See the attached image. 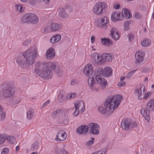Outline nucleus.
I'll return each mask as SVG.
<instances>
[{
    "label": "nucleus",
    "mask_w": 154,
    "mask_h": 154,
    "mask_svg": "<svg viewBox=\"0 0 154 154\" xmlns=\"http://www.w3.org/2000/svg\"><path fill=\"white\" fill-rule=\"evenodd\" d=\"M122 98V97L120 95H116L112 97H109L103 106L98 107V111L103 114L107 112L109 114H112L114 110L118 107Z\"/></svg>",
    "instance_id": "f257e3e1"
},
{
    "label": "nucleus",
    "mask_w": 154,
    "mask_h": 154,
    "mask_svg": "<svg viewBox=\"0 0 154 154\" xmlns=\"http://www.w3.org/2000/svg\"><path fill=\"white\" fill-rule=\"evenodd\" d=\"M110 35L112 38L114 40H118L120 38V34L119 31L115 28H112L110 30Z\"/></svg>",
    "instance_id": "6ab92c4d"
},
{
    "label": "nucleus",
    "mask_w": 154,
    "mask_h": 154,
    "mask_svg": "<svg viewBox=\"0 0 154 154\" xmlns=\"http://www.w3.org/2000/svg\"><path fill=\"white\" fill-rule=\"evenodd\" d=\"M109 18L105 16L99 18L96 22V26L100 28H105V29L109 28L110 25L109 23Z\"/></svg>",
    "instance_id": "0eeeda50"
},
{
    "label": "nucleus",
    "mask_w": 154,
    "mask_h": 154,
    "mask_svg": "<svg viewBox=\"0 0 154 154\" xmlns=\"http://www.w3.org/2000/svg\"><path fill=\"white\" fill-rule=\"evenodd\" d=\"M140 113L145 119L148 121L150 119V111L147 108L142 109L140 111Z\"/></svg>",
    "instance_id": "412c9836"
},
{
    "label": "nucleus",
    "mask_w": 154,
    "mask_h": 154,
    "mask_svg": "<svg viewBox=\"0 0 154 154\" xmlns=\"http://www.w3.org/2000/svg\"><path fill=\"white\" fill-rule=\"evenodd\" d=\"M59 11V15L62 17H68V15L65 12V10L63 8H60L58 10Z\"/></svg>",
    "instance_id": "a878e982"
},
{
    "label": "nucleus",
    "mask_w": 154,
    "mask_h": 154,
    "mask_svg": "<svg viewBox=\"0 0 154 154\" xmlns=\"http://www.w3.org/2000/svg\"><path fill=\"white\" fill-rule=\"evenodd\" d=\"M20 22L22 23L29 22L27 14L22 16L20 19Z\"/></svg>",
    "instance_id": "72a5a7b5"
},
{
    "label": "nucleus",
    "mask_w": 154,
    "mask_h": 154,
    "mask_svg": "<svg viewBox=\"0 0 154 154\" xmlns=\"http://www.w3.org/2000/svg\"><path fill=\"white\" fill-rule=\"evenodd\" d=\"M145 54L143 51H138L135 54V58L136 60V63L142 62L144 59Z\"/></svg>",
    "instance_id": "dca6fc26"
},
{
    "label": "nucleus",
    "mask_w": 154,
    "mask_h": 154,
    "mask_svg": "<svg viewBox=\"0 0 154 154\" xmlns=\"http://www.w3.org/2000/svg\"><path fill=\"white\" fill-rule=\"evenodd\" d=\"M131 124L130 125V129H131L132 128H135L137 126V123L136 122H131Z\"/></svg>",
    "instance_id": "09e8293b"
},
{
    "label": "nucleus",
    "mask_w": 154,
    "mask_h": 154,
    "mask_svg": "<svg viewBox=\"0 0 154 154\" xmlns=\"http://www.w3.org/2000/svg\"><path fill=\"white\" fill-rule=\"evenodd\" d=\"M107 7L106 3L103 2H97L93 9V11L94 14L97 15H101L103 10Z\"/></svg>",
    "instance_id": "423d86ee"
},
{
    "label": "nucleus",
    "mask_w": 154,
    "mask_h": 154,
    "mask_svg": "<svg viewBox=\"0 0 154 154\" xmlns=\"http://www.w3.org/2000/svg\"><path fill=\"white\" fill-rule=\"evenodd\" d=\"M135 17L137 19H140L142 17V16L140 13L137 12L135 14Z\"/></svg>",
    "instance_id": "864d4df0"
},
{
    "label": "nucleus",
    "mask_w": 154,
    "mask_h": 154,
    "mask_svg": "<svg viewBox=\"0 0 154 154\" xmlns=\"http://www.w3.org/2000/svg\"><path fill=\"white\" fill-rule=\"evenodd\" d=\"M112 74V70L109 67H106L103 69L102 75L105 77H109Z\"/></svg>",
    "instance_id": "aec40b11"
},
{
    "label": "nucleus",
    "mask_w": 154,
    "mask_h": 154,
    "mask_svg": "<svg viewBox=\"0 0 154 154\" xmlns=\"http://www.w3.org/2000/svg\"><path fill=\"white\" fill-rule=\"evenodd\" d=\"M81 104V103L79 102L77 103H75V108L76 111H78V110L79 108V107L80 106V105Z\"/></svg>",
    "instance_id": "13d9d810"
},
{
    "label": "nucleus",
    "mask_w": 154,
    "mask_h": 154,
    "mask_svg": "<svg viewBox=\"0 0 154 154\" xmlns=\"http://www.w3.org/2000/svg\"><path fill=\"white\" fill-rule=\"evenodd\" d=\"M131 121L130 120L124 119L121 122V125L122 128L125 130H128L130 129Z\"/></svg>",
    "instance_id": "f8f14e48"
},
{
    "label": "nucleus",
    "mask_w": 154,
    "mask_h": 154,
    "mask_svg": "<svg viewBox=\"0 0 154 154\" xmlns=\"http://www.w3.org/2000/svg\"><path fill=\"white\" fill-rule=\"evenodd\" d=\"M127 36L128 38V40L130 42L132 41L134 38V35L131 33L128 34Z\"/></svg>",
    "instance_id": "c03bdc74"
},
{
    "label": "nucleus",
    "mask_w": 154,
    "mask_h": 154,
    "mask_svg": "<svg viewBox=\"0 0 154 154\" xmlns=\"http://www.w3.org/2000/svg\"><path fill=\"white\" fill-rule=\"evenodd\" d=\"M103 69L102 68L100 67L96 69L95 73L97 75L96 76V80L97 82V84L100 85L103 89H104L106 85L107 82L106 79L103 78H102L100 75H102V72Z\"/></svg>",
    "instance_id": "39448f33"
},
{
    "label": "nucleus",
    "mask_w": 154,
    "mask_h": 154,
    "mask_svg": "<svg viewBox=\"0 0 154 154\" xmlns=\"http://www.w3.org/2000/svg\"><path fill=\"white\" fill-rule=\"evenodd\" d=\"M84 74L87 76H90L93 72V67L90 64L86 65L83 70Z\"/></svg>",
    "instance_id": "ddd939ff"
},
{
    "label": "nucleus",
    "mask_w": 154,
    "mask_h": 154,
    "mask_svg": "<svg viewBox=\"0 0 154 154\" xmlns=\"http://www.w3.org/2000/svg\"><path fill=\"white\" fill-rule=\"evenodd\" d=\"M9 152V149L7 148L3 149L1 152V154H7Z\"/></svg>",
    "instance_id": "3c124183"
},
{
    "label": "nucleus",
    "mask_w": 154,
    "mask_h": 154,
    "mask_svg": "<svg viewBox=\"0 0 154 154\" xmlns=\"http://www.w3.org/2000/svg\"><path fill=\"white\" fill-rule=\"evenodd\" d=\"M37 53V52L35 50L28 49L26 52L22 54L23 55L26 59V63L28 66L33 63Z\"/></svg>",
    "instance_id": "20e7f679"
},
{
    "label": "nucleus",
    "mask_w": 154,
    "mask_h": 154,
    "mask_svg": "<svg viewBox=\"0 0 154 154\" xmlns=\"http://www.w3.org/2000/svg\"><path fill=\"white\" fill-rule=\"evenodd\" d=\"M56 140L59 141H64L65 140L67 137V134L64 131L61 130L58 132L57 135Z\"/></svg>",
    "instance_id": "4468645a"
},
{
    "label": "nucleus",
    "mask_w": 154,
    "mask_h": 154,
    "mask_svg": "<svg viewBox=\"0 0 154 154\" xmlns=\"http://www.w3.org/2000/svg\"><path fill=\"white\" fill-rule=\"evenodd\" d=\"M15 6L16 7V10L20 13L23 12L24 11L23 7L20 4H16L15 5Z\"/></svg>",
    "instance_id": "f704fd0d"
},
{
    "label": "nucleus",
    "mask_w": 154,
    "mask_h": 154,
    "mask_svg": "<svg viewBox=\"0 0 154 154\" xmlns=\"http://www.w3.org/2000/svg\"><path fill=\"white\" fill-rule=\"evenodd\" d=\"M88 82V85L91 88L92 90H94V85L95 84V80L94 78L93 77H89Z\"/></svg>",
    "instance_id": "bb28decb"
},
{
    "label": "nucleus",
    "mask_w": 154,
    "mask_h": 154,
    "mask_svg": "<svg viewBox=\"0 0 154 154\" xmlns=\"http://www.w3.org/2000/svg\"><path fill=\"white\" fill-rule=\"evenodd\" d=\"M101 42L104 45H108L112 43V42L108 38H102L101 39Z\"/></svg>",
    "instance_id": "c9c22d12"
},
{
    "label": "nucleus",
    "mask_w": 154,
    "mask_h": 154,
    "mask_svg": "<svg viewBox=\"0 0 154 154\" xmlns=\"http://www.w3.org/2000/svg\"><path fill=\"white\" fill-rule=\"evenodd\" d=\"M16 61L21 67L25 68L28 66L26 63V59L23 56L17 57Z\"/></svg>",
    "instance_id": "9b49d317"
},
{
    "label": "nucleus",
    "mask_w": 154,
    "mask_h": 154,
    "mask_svg": "<svg viewBox=\"0 0 154 154\" xmlns=\"http://www.w3.org/2000/svg\"><path fill=\"white\" fill-rule=\"evenodd\" d=\"M89 130V127L86 125H82L79 127L76 130L77 133L79 134H85Z\"/></svg>",
    "instance_id": "2eb2a0df"
},
{
    "label": "nucleus",
    "mask_w": 154,
    "mask_h": 154,
    "mask_svg": "<svg viewBox=\"0 0 154 154\" xmlns=\"http://www.w3.org/2000/svg\"><path fill=\"white\" fill-rule=\"evenodd\" d=\"M91 59L92 60H99L100 56L98 54L96 53H94L92 54L91 56Z\"/></svg>",
    "instance_id": "79ce46f5"
},
{
    "label": "nucleus",
    "mask_w": 154,
    "mask_h": 154,
    "mask_svg": "<svg viewBox=\"0 0 154 154\" xmlns=\"http://www.w3.org/2000/svg\"><path fill=\"white\" fill-rule=\"evenodd\" d=\"M140 90H139V89H137L135 90L134 93L135 94L137 95L138 96V99L139 100H140L143 98V97H141V96L142 95V91L141 90V86L140 85Z\"/></svg>",
    "instance_id": "c85d7f7f"
},
{
    "label": "nucleus",
    "mask_w": 154,
    "mask_h": 154,
    "mask_svg": "<svg viewBox=\"0 0 154 154\" xmlns=\"http://www.w3.org/2000/svg\"><path fill=\"white\" fill-rule=\"evenodd\" d=\"M129 23L128 22L126 21L125 23L124 24V26L125 29L127 30L129 28Z\"/></svg>",
    "instance_id": "603ef678"
},
{
    "label": "nucleus",
    "mask_w": 154,
    "mask_h": 154,
    "mask_svg": "<svg viewBox=\"0 0 154 154\" xmlns=\"http://www.w3.org/2000/svg\"><path fill=\"white\" fill-rule=\"evenodd\" d=\"M29 23H36L38 21V18L37 16L35 14L30 13L27 14Z\"/></svg>",
    "instance_id": "a211bd4d"
},
{
    "label": "nucleus",
    "mask_w": 154,
    "mask_h": 154,
    "mask_svg": "<svg viewBox=\"0 0 154 154\" xmlns=\"http://www.w3.org/2000/svg\"><path fill=\"white\" fill-rule=\"evenodd\" d=\"M124 14L125 15V17L127 19H129L132 17L131 14L130 13V11L128 10L127 9L124 8Z\"/></svg>",
    "instance_id": "7c9ffc66"
},
{
    "label": "nucleus",
    "mask_w": 154,
    "mask_h": 154,
    "mask_svg": "<svg viewBox=\"0 0 154 154\" xmlns=\"http://www.w3.org/2000/svg\"><path fill=\"white\" fill-rule=\"evenodd\" d=\"M69 122V119L67 116H66L63 119V121L60 122L61 124L67 123Z\"/></svg>",
    "instance_id": "37998d69"
},
{
    "label": "nucleus",
    "mask_w": 154,
    "mask_h": 154,
    "mask_svg": "<svg viewBox=\"0 0 154 154\" xmlns=\"http://www.w3.org/2000/svg\"><path fill=\"white\" fill-rule=\"evenodd\" d=\"M54 36L56 38H55V41L57 42L60 41V39L61 38V35L59 34L56 35L54 36Z\"/></svg>",
    "instance_id": "8fccbe9b"
},
{
    "label": "nucleus",
    "mask_w": 154,
    "mask_h": 154,
    "mask_svg": "<svg viewBox=\"0 0 154 154\" xmlns=\"http://www.w3.org/2000/svg\"><path fill=\"white\" fill-rule=\"evenodd\" d=\"M0 115L1 116V120L3 121L4 120L5 117V113L4 112L2 111Z\"/></svg>",
    "instance_id": "de8ad7c7"
},
{
    "label": "nucleus",
    "mask_w": 154,
    "mask_h": 154,
    "mask_svg": "<svg viewBox=\"0 0 154 154\" xmlns=\"http://www.w3.org/2000/svg\"><path fill=\"white\" fill-rule=\"evenodd\" d=\"M119 11L113 12L112 14L111 20L113 22H116L117 21L122 20L123 19L124 16L123 13H121Z\"/></svg>",
    "instance_id": "1a4fd4ad"
},
{
    "label": "nucleus",
    "mask_w": 154,
    "mask_h": 154,
    "mask_svg": "<svg viewBox=\"0 0 154 154\" xmlns=\"http://www.w3.org/2000/svg\"><path fill=\"white\" fill-rule=\"evenodd\" d=\"M5 139V137H4L2 134L0 135V144L3 143Z\"/></svg>",
    "instance_id": "49530a36"
},
{
    "label": "nucleus",
    "mask_w": 154,
    "mask_h": 154,
    "mask_svg": "<svg viewBox=\"0 0 154 154\" xmlns=\"http://www.w3.org/2000/svg\"><path fill=\"white\" fill-rule=\"evenodd\" d=\"M94 138L92 137L91 140L88 141L86 143V146L88 147H90L94 143Z\"/></svg>",
    "instance_id": "58836bf2"
},
{
    "label": "nucleus",
    "mask_w": 154,
    "mask_h": 154,
    "mask_svg": "<svg viewBox=\"0 0 154 154\" xmlns=\"http://www.w3.org/2000/svg\"><path fill=\"white\" fill-rule=\"evenodd\" d=\"M55 55V51L53 48H49L46 51V57L48 59H51L54 58Z\"/></svg>",
    "instance_id": "f3484780"
},
{
    "label": "nucleus",
    "mask_w": 154,
    "mask_h": 154,
    "mask_svg": "<svg viewBox=\"0 0 154 154\" xmlns=\"http://www.w3.org/2000/svg\"><path fill=\"white\" fill-rule=\"evenodd\" d=\"M39 143L38 141L35 142L30 147V149L33 151H35L37 149L39 146Z\"/></svg>",
    "instance_id": "473e14b6"
},
{
    "label": "nucleus",
    "mask_w": 154,
    "mask_h": 154,
    "mask_svg": "<svg viewBox=\"0 0 154 154\" xmlns=\"http://www.w3.org/2000/svg\"><path fill=\"white\" fill-rule=\"evenodd\" d=\"M3 97L5 98L10 97L12 96L14 93L13 89L9 85H5L3 88Z\"/></svg>",
    "instance_id": "6e6552de"
},
{
    "label": "nucleus",
    "mask_w": 154,
    "mask_h": 154,
    "mask_svg": "<svg viewBox=\"0 0 154 154\" xmlns=\"http://www.w3.org/2000/svg\"><path fill=\"white\" fill-rule=\"evenodd\" d=\"M101 60V59L100 60H97L92 59L91 62L92 63L94 66L97 65L98 63L99 64H101L103 62V61Z\"/></svg>",
    "instance_id": "ea45409f"
},
{
    "label": "nucleus",
    "mask_w": 154,
    "mask_h": 154,
    "mask_svg": "<svg viewBox=\"0 0 154 154\" xmlns=\"http://www.w3.org/2000/svg\"><path fill=\"white\" fill-rule=\"evenodd\" d=\"M39 67L37 69H39L44 68H45V69L53 70L55 72L57 75L60 77L62 75V72L61 69L58 66H57L55 63L52 62H49L47 63H40V64H38Z\"/></svg>",
    "instance_id": "f03ea898"
},
{
    "label": "nucleus",
    "mask_w": 154,
    "mask_h": 154,
    "mask_svg": "<svg viewBox=\"0 0 154 154\" xmlns=\"http://www.w3.org/2000/svg\"><path fill=\"white\" fill-rule=\"evenodd\" d=\"M151 41L149 39H144L141 42V45L144 47H146L149 46L151 44Z\"/></svg>",
    "instance_id": "c756f323"
},
{
    "label": "nucleus",
    "mask_w": 154,
    "mask_h": 154,
    "mask_svg": "<svg viewBox=\"0 0 154 154\" xmlns=\"http://www.w3.org/2000/svg\"><path fill=\"white\" fill-rule=\"evenodd\" d=\"M101 58L103 61H111L112 59L111 54H110L104 53L103 54Z\"/></svg>",
    "instance_id": "5701e85b"
},
{
    "label": "nucleus",
    "mask_w": 154,
    "mask_h": 154,
    "mask_svg": "<svg viewBox=\"0 0 154 154\" xmlns=\"http://www.w3.org/2000/svg\"><path fill=\"white\" fill-rule=\"evenodd\" d=\"M40 64L39 62H37L36 63L35 69L34 70L35 72L37 74L41 77L45 79H51L52 76V73L50 70L48 69H45V68H44L42 69H37L39 67V65Z\"/></svg>",
    "instance_id": "7ed1b4c3"
},
{
    "label": "nucleus",
    "mask_w": 154,
    "mask_h": 154,
    "mask_svg": "<svg viewBox=\"0 0 154 154\" xmlns=\"http://www.w3.org/2000/svg\"><path fill=\"white\" fill-rule=\"evenodd\" d=\"M146 107L150 110H154V99L149 100L147 103Z\"/></svg>",
    "instance_id": "393cba45"
},
{
    "label": "nucleus",
    "mask_w": 154,
    "mask_h": 154,
    "mask_svg": "<svg viewBox=\"0 0 154 154\" xmlns=\"http://www.w3.org/2000/svg\"><path fill=\"white\" fill-rule=\"evenodd\" d=\"M50 102V101L49 100H48L46 101L43 104L42 107H44L45 106L47 105Z\"/></svg>",
    "instance_id": "680f3d73"
},
{
    "label": "nucleus",
    "mask_w": 154,
    "mask_h": 154,
    "mask_svg": "<svg viewBox=\"0 0 154 154\" xmlns=\"http://www.w3.org/2000/svg\"><path fill=\"white\" fill-rule=\"evenodd\" d=\"M77 94L76 93L69 94H68L67 96L66 97V98L68 99H72L75 97Z\"/></svg>",
    "instance_id": "a19ab883"
},
{
    "label": "nucleus",
    "mask_w": 154,
    "mask_h": 154,
    "mask_svg": "<svg viewBox=\"0 0 154 154\" xmlns=\"http://www.w3.org/2000/svg\"><path fill=\"white\" fill-rule=\"evenodd\" d=\"M77 111H76V110H75V111L73 112V116H78L79 115V109H78V112L77 113Z\"/></svg>",
    "instance_id": "e2e57ef3"
},
{
    "label": "nucleus",
    "mask_w": 154,
    "mask_h": 154,
    "mask_svg": "<svg viewBox=\"0 0 154 154\" xmlns=\"http://www.w3.org/2000/svg\"><path fill=\"white\" fill-rule=\"evenodd\" d=\"M104 152L103 154H105L106 152V149L105 151H103ZM92 154H103V152L101 151H98L97 152H94Z\"/></svg>",
    "instance_id": "5fc2aeb1"
},
{
    "label": "nucleus",
    "mask_w": 154,
    "mask_h": 154,
    "mask_svg": "<svg viewBox=\"0 0 154 154\" xmlns=\"http://www.w3.org/2000/svg\"><path fill=\"white\" fill-rule=\"evenodd\" d=\"M55 37L54 36H52V38L50 39V41L52 43H54L56 42H56L55 41Z\"/></svg>",
    "instance_id": "bf43d9fd"
},
{
    "label": "nucleus",
    "mask_w": 154,
    "mask_h": 154,
    "mask_svg": "<svg viewBox=\"0 0 154 154\" xmlns=\"http://www.w3.org/2000/svg\"><path fill=\"white\" fill-rule=\"evenodd\" d=\"M95 37L93 36H92L91 38V42L92 43H93L95 41Z\"/></svg>",
    "instance_id": "69168bd1"
},
{
    "label": "nucleus",
    "mask_w": 154,
    "mask_h": 154,
    "mask_svg": "<svg viewBox=\"0 0 154 154\" xmlns=\"http://www.w3.org/2000/svg\"><path fill=\"white\" fill-rule=\"evenodd\" d=\"M42 32L44 33H48V28H45L42 29Z\"/></svg>",
    "instance_id": "052dcab7"
},
{
    "label": "nucleus",
    "mask_w": 154,
    "mask_h": 154,
    "mask_svg": "<svg viewBox=\"0 0 154 154\" xmlns=\"http://www.w3.org/2000/svg\"><path fill=\"white\" fill-rule=\"evenodd\" d=\"M55 151L57 154H68L66 151L60 147H56L55 149Z\"/></svg>",
    "instance_id": "b1692460"
},
{
    "label": "nucleus",
    "mask_w": 154,
    "mask_h": 154,
    "mask_svg": "<svg viewBox=\"0 0 154 154\" xmlns=\"http://www.w3.org/2000/svg\"><path fill=\"white\" fill-rule=\"evenodd\" d=\"M78 81L76 80L72 79L71 82V84L72 85H74L75 84H78Z\"/></svg>",
    "instance_id": "6e6d98bb"
},
{
    "label": "nucleus",
    "mask_w": 154,
    "mask_h": 154,
    "mask_svg": "<svg viewBox=\"0 0 154 154\" xmlns=\"http://www.w3.org/2000/svg\"><path fill=\"white\" fill-rule=\"evenodd\" d=\"M29 43L27 41H25L23 43V45L24 46H26L29 44Z\"/></svg>",
    "instance_id": "338daca9"
},
{
    "label": "nucleus",
    "mask_w": 154,
    "mask_h": 154,
    "mask_svg": "<svg viewBox=\"0 0 154 154\" xmlns=\"http://www.w3.org/2000/svg\"><path fill=\"white\" fill-rule=\"evenodd\" d=\"M61 111H62V110H58L54 112L52 114V116L54 118H56L60 115Z\"/></svg>",
    "instance_id": "e433bc0d"
},
{
    "label": "nucleus",
    "mask_w": 154,
    "mask_h": 154,
    "mask_svg": "<svg viewBox=\"0 0 154 154\" xmlns=\"http://www.w3.org/2000/svg\"><path fill=\"white\" fill-rule=\"evenodd\" d=\"M126 84V82L125 81L122 82H120L118 84V85L119 87H122L124 86Z\"/></svg>",
    "instance_id": "4d7b16f0"
},
{
    "label": "nucleus",
    "mask_w": 154,
    "mask_h": 154,
    "mask_svg": "<svg viewBox=\"0 0 154 154\" xmlns=\"http://www.w3.org/2000/svg\"><path fill=\"white\" fill-rule=\"evenodd\" d=\"M120 7V5H114V8L115 9H117L119 8Z\"/></svg>",
    "instance_id": "774afa93"
},
{
    "label": "nucleus",
    "mask_w": 154,
    "mask_h": 154,
    "mask_svg": "<svg viewBox=\"0 0 154 154\" xmlns=\"http://www.w3.org/2000/svg\"><path fill=\"white\" fill-rule=\"evenodd\" d=\"M6 138L10 143L13 144L15 142V139L13 136H7Z\"/></svg>",
    "instance_id": "4c0bfd02"
},
{
    "label": "nucleus",
    "mask_w": 154,
    "mask_h": 154,
    "mask_svg": "<svg viewBox=\"0 0 154 154\" xmlns=\"http://www.w3.org/2000/svg\"><path fill=\"white\" fill-rule=\"evenodd\" d=\"M61 26L59 24L55 23H52L50 27L51 32L59 31L60 29Z\"/></svg>",
    "instance_id": "4be33fe9"
},
{
    "label": "nucleus",
    "mask_w": 154,
    "mask_h": 154,
    "mask_svg": "<svg viewBox=\"0 0 154 154\" xmlns=\"http://www.w3.org/2000/svg\"><path fill=\"white\" fill-rule=\"evenodd\" d=\"M34 113L33 110L32 109H29V111L27 113V119H31L34 116Z\"/></svg>",
    "instance_id": "2f4dec72"
},
{
    "label": "nucleus",
    "mask_w": 154,
    "mask_h": 154,
    "mask_svg": "<svg viewBox=\"0 0 154 154\" xmlns=\"http://www.w3.org/2000/svg\"><path fill=\"white\" fill-rule=\"evenodd\" d=\"M150 94V92L147 93L146 94V96H144L143 97L145 99H147L148 98L149 95Z\"/></svg>",
    "instance_id": "0e129e2a"
},
{
    "label": "nucleus",
    "mask_w": 154,
    "mask_h": 154,
    "mask_svg": "<svg viewBox=\"0 0 154 154\" xmlns=\"http://www.w3.org/2000/svg\"><path fill=\"white\" fill-rule=\"evenodd\" d=\"M66 98L65 94L64 93L60 92L58 95V100L60 102L62 103L65 101Z\"/></svg>",
    "instance_id": "cd10ccee"
},
{
    "label": "nucleus",
    "mask_w": 154,
    "mask_h": 154,
    "mask_svg": "<svg viewBox=\"0 0 154 154\" xmlns=\"http://www.w3.org/2000/svg\"><path fill=\"white\" fill-rule=\"evenodd\" d=\"M136 70H134L128 72L127 75L126 77L127 78H130L132 76V75L135 72Z\"/></svg>",
    "instance_id": "a18cd8bd"
},
{
    "label": "nucleus",
    "mask_w": 154,
    "mask_h": 154,
    "mask_svg": "<svg viewBox=\"0 0 154 154\" xmlns=\"http://www.w3.org/2000/svg\"><path fill=\"white\" fill-rule=\"evenodd\" d=\"M89 126L90 133L94 134H98L99 133L98 130L99 126L98 124L96 123H91L89 125Z\"/></svg>",
    "instance_id": "9d476101"
}]
</instances>
